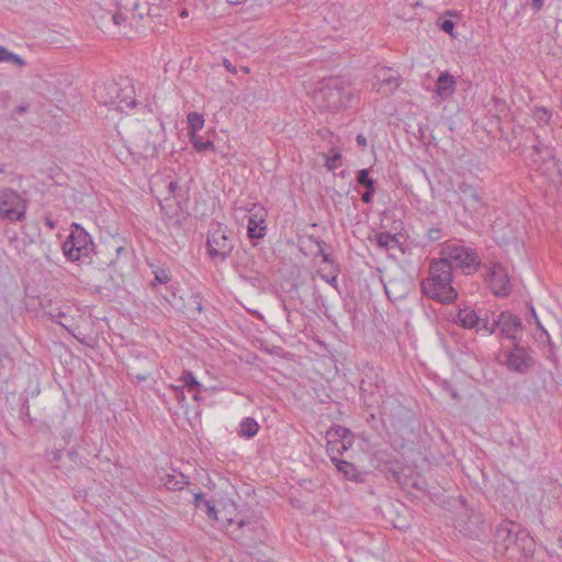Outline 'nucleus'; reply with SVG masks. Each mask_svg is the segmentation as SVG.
<instances>
[{
  "mask_svg": "<svg viewBox=\"0 0 562 562\" xmlns=\"http://www.w3.org/2000/svg\"><path fill=\"white\" fill-rule=\"evenodd\" d=\"M205 513L209 518L221 522L226 532L235 540L251 537L259 529L258 519L250 514L239 510L234 502H205Z\"/></svg>",
  "mask_w": 562,
  "mask_h": 562,
  "instance_id": "nucleus-1",
  "label": "nucleus"
},
{
  "mask_svg": "<svg viewBox=\"0 0 562 562\" xmlns=\"http://www.w3.org/2000/svg\"><path fill=\"white\" fill-rule=\"evenodd\" d=\"M89 8L101 27H108L112 23L119 33H124L127 25L132 26L143 18L137 0H90Z\"/></svg>",
  "mask_w": 562,
  "mask_h": 562,
  "instance_id": "nucleus-2",
  "label": "nucleus"
},
{
  "mask_svg": "<svg viewBox=\"0 0 562 562\" xmlns=\"http://www.w3.org/2000/svg\"><path fill=\"white\" fill-rule=\"evenodd\" d=\"M536 543L526 530L513 521L501 524L495 532V550L510 562H524L535 552Z\"/></svg>",
  "mask_w": 562,
  "mask_h": 562,
  "instance_id": "nucleus-3",
  "label": "nucleus"
},
{
  "mask_svg": "<svg viewBox=\"0 0 562 562\" xmlns=\"http://www.w3.org/2000/svg\"><path fill=\"white\" fill-rule=\"evenodd\" d=\"M452 267L446 260H434L429 267V277L422 282L423 292L441 303L453 302L458 294L451 285Z\"/></svg>",
  "mask_w": 562,
  "mask_h": 562,
  "instance_id": "nucleus-4",
  "label": "nucleus"
},
{
  "mask_svg": "<svg viewBox=\"0 0 562 562\" xmlns=\"http://www.w3.org/2000/svg\"><path fill=\"white\" fill-rule=\"evenodd\" d=\"M312 98L317 108L336 112L347 105L351 98V90L344 80L328 78L318 82Z\"/></svg>",
  "mask_w": 562,
  "mask_h": 562,
  "instance_id": "nucleus-5",
  "label": "nucleus"
},
{
  "mask_svg": "<svg viewBox=\"0 0 562 562\" xmlns=\"http://www.w3.org/2000/svg\"><path fill=\"white\" fill-rule=\"evenodd\" d=\"M531 162L537 170L553 183L562 182V169L552 148L540 144L533 146Z\"/></svg>",
  "mask_w": 562,
  "mask_h": 562,
  "instance_id": "nucleus-6",
  "label": "nucleus"
},
{
  "mask_svg": "<svg viewBox=\"0 0 562 562\" xmlns=\"http://www.w3.org/2000/svg\"><path fill=\"white\" fill-rule=\"evenodd\" d=\"M27 201L11 188L0 189V220L22 222L25 218Z\"/></svg>",
  "mask_w": 562,
  "mask_h": 562,
  "instance_id": "nucleus-7",
  "label": "nucleus"
},
{
  "mask_svg": "<svg viewBox=\"0 0 562 562\" xmlns=\"http://www.w3.org/2000/svg\"><path fill=\"white\" fill-rule=\"evenodd\" d=\"M106 95H100L101 101L116 110L124 111L135 105V92L133 86L125 81L123 83L110 82L104 86Z\"/></svg>",
  "mask_w": 562,
  "mask_h": 562,
  "instance_id": "nucleus-8",
  "label": "nucleus"
},
{
  "mask_svg": "<svg viewBox=\"0 0 562 562\" xmlns=\"http://www.w3.org/2000/svg\"><path fill=\"white\" fill-rule=\"evenodd\" d=\"M92 246L89 234L78 224H72L71 233L63 245L65 256L77 261L88 256Z\"/></svg>",
  "mask_w": 562,
  "mask_h": 562,
  "instance_id": "nucleus-9",
  "label": "nucleus"
},
{
  "mask_svg": "<svg viewBox=\"0 0 562 562\" xmlns=\"http://www.w3.org/2000/svg\"><path fill=\"white\" fill-rule=\"evenodd\" d=\"M456 193L458 194V203L469 217H473L486 207L482 190L476 186L462 181L458 184Z\"/></svg>",
  "mask_w": 562,
  "mask_h": 562,
  "instance_id": "nucleus-10",
  "label": "nucleus"
},
{
  "mask_svg": "<svg viewBox=\"0 0 562 562\" xmlns=\"http://www.w3.org/2000/svg\"><path fill=\"white\" fill-rule=\"evenodd\" d=\"M327 453L331 461H337L338 456H341L347 451L353 443V436L349 429L341 426L330 428L327 434Z\"/></svg>",
  "mask_w": 562,
  "mask_h": 562,
  "instance_id": "nucleus-11",
  "label": "nucleus"
},
{
  "mask_svg": "<svg viewBox=\"0 0 562 562\" xmlns=\"http://www.w3.org/2000/svg\"><path fill=\"white\" fill-rule=\"evenodd\" d=\"M209 254L211 257L226 258L233 249L232 233L217 224L207 237Z\"/></svg>",
  "mask_w": 562,
  "mask_h": 562,
  "instance_id": "nucleus-12",
  "label": "nucleus"
},
{
  "mask_svg": "<svg viewBox=\"0 0 562 562\" xmlns=\"http://www.w3.org/2000/svg\"><path fill=\"white\" fill-rule=\"evenodd\" d=\"M482 328L488 334H493L496 328H499L502 336L516 340L517 334L521 330V322L518 316L509 312H502L492 323H483Z\"/></svg>",
  "mask_w": 562,
  "mask_h": 562,
  "instance_id": "nucleus-13",
  "label": "nucleus"
},
{
  "mask_svg": "<svg viewBox=\"0 0 562 562\" xmlns=\"http://www.w3.org/2000/svg\"><path fill=\"white\" fill-rule=\"evenodd\" d=\"M153 131L142 132L134 140V155L147 159L154 157L158 151L159 142L161 139V125L155 126Z\"/></svg>",
  "mask_w": 562,
  "mask_h": 562,
  "instance_id": "nucleus-14",
  "label": "nucleus"
},
{
  "mask_svg": "<svg viewBox=\"0 0 562 562\" xmlns=\"http://www.w3.org/2000/svg\"><path fill=\"white\" fill-rule=\"evenodd\" d=\"M443 258L451 265L456 262L461 268H476L479 266V258L475 251L460 245H448L442 250Z\"/></svg>",
  "mask_w": 562,
  "mask_h": 562,
  "instance_id": "nucleus-15",
  "label": "nucleus"
},
{
  "mask_svg": "<svg viewBox=\"0 0 562 562\" xmlns=\"http://www.w3.org/2000/svg\"><path fill=\"white\" fill-rule=\"evenodd\" d=\"M486 280L496 296H507L512 292L509 276L506 269L497 262L490 265Z\"/></svg>",
  "mask_w": 562,
  "mask_h": 562,
  "instance_id": "nucleus-16",
  "label": "nucleus"
},
{
  "mask_svg": "<svg viewBox=\"0 0 562 562\" xmlns=\"http://www.w3.org/2000/svg\"><path fill=\"white\" fill-rule=\"evenodd\" d=\"M249 211L247 233L250 238H262L266 235L265 225L267 212L263 206L252 204Z\"/></svg>",
  "mask_w": 562,
  "mask_h": 562,
  "instance_id": "nucleus-17",
  "label": "nucleus"
},
{
  "mask_svg": "<svg viewBox=\"0 0 562 562\" xmlns=\"http://www.w3.org/2000/svg\"><path fill=\"white\" fill-rule=\"evenodd\" d=\"M505 366L513 372L522 373L532 366V358L527 349L515 346L506 353Z\"/></svg>",
  "mask_w": 562,
  "mask_h": 562,
  "instance_id": "nucleus-18",
  "label": "nucleus"
},
{
  "mask_svg": "<svg viewBox=\"0 0 562 562\" xmlns=\"http://www.w3.org/2000/svg\"><path fill=\"white\" fill-rule=\"evenodd\" d=\"M376 83H374L375 90L382 94L393 93L401 85L398 76H395L391 69L380 68L375 72Z\"/></svg>",
  "mask_w": 562,
  "mask_h": 562,
  "instance_id": "nucleus-19",
  "label": "nucleus"
},
{
  "mask_svg": "<svg viewBox=\"0 0 562 562\" xmlns=\"http://www.w3.org/2000/svg\"><path fill=\"white\" fill-rule=\"evenodd\" d=\"M454 322L464 328H476L477 331L484 330L483 323H488L486 318L480 317L472 307H464L459 311Z\"/></svg>",
  "mask_w": 562,
  "mask_h": 562,
  "instance_id": "nucleus-20",
  "label": "nucleus"
},
{
  "mask_svg": "<svg viewBox=\"0 0 562 562\" xmlns=\"http://www.w3.org/2000/svg\"><path fill=\"white\" fill-rule=\"evenodd\" d=\"M456 91V79L449 72H441L436 82V94L445 100L451 97Z\"/></svg>",
  "mask_w": 562,
  "mask_h": 562,
  "instance_id": "nucleus-21",
  "label": "nucleus"
},
{
  "mask_svg": "<svg viewBox=\"0 0 562 562\" xmlns=\"http://www.w3.org/2000/svg\"><path fill=\"white\" fill-rule=\"evenodd\" d=\"M189 484L188 479L180 472L168 474L165 480V486L170 491H181Z\"/></svg>",
  "mask_w": 562,
  "mask_h": 562,
  "instance_id": "nucleus-22",
  "label": "nucleus"
},
{
  "mask_svg": "<svg viewBox=\"0 0 562 562\" xmlns=\"http://www.w3.org/2000/svg\"><path fill=\"white\" fill-rule=\"evenodd\" d=\"M376 245L383 250L394 249L398 245L396 235L390 233H379L375 236Z\"/></svg>",
  "mask_w": 562,
  "mask_h": 562,
  "instance_id": "nucleus-23",
  "label": "nucleus"
},
{
  "mask_svg": "<svg viewBox=\"0 0 562 562\" xmlns=\"http://www.w3.org/2000/svg\"><path fill=\"white\" fill-rule=\"evenodd\" d=\"M259 430L258 423L250 417L244 418L240 423L239 435L246 438L254 437Z\"/></svg>",
  "mask_w": 562,
  "mask_h": 562,
  "instance_id": "nucleus-24",
  "label": "nucleus"
},
{
  "mask_svg": "<svg viewBox=\"0 0 562 562\" xmlns=\"http://www.w3.org/2000/svg\"><path fill=\"white\" fill-rule=\"evenodd\" d=\"M339 472H341L348 480H358L360 473L357 468L347 461L337 460L334 461Z\"/></svg>",
  "mask_w": 562,
  "mask_h": 562,
  "instance_id": "nucleus-25",
  "label": "nucleus"
},
{
  "mask_svg": "<svg viewBox=\"0 0 562 562\" xmlns=\"http://www.w3.org/2000/svg\"><path fill=\"white\" fill-rule=\"evenodd\" d=\"M188 125L190 136L196 135V132L202 130L204 125V117L198 112H191L188 114Z\"/></svg>",
  "mask_w": 562,
  "mask_h": 562,
  "instance_id": "nucleus-26",
  "label": "nucleus"
},
{
  "mask_svg": "<svg viewBox=\"0 0 562 562\" xmlns=\"http://www.w3.org/2000/svg\"><path fill=\"white\" fill-rule=\"evenodd\" d=\"M0 63H12L18 67H23L25 61L16 54L8 50L4 46L0 45Z\"/></svg>",
  "mask_w": 562,
  "mask_h": 562,
  "instance_id": "nucleus-27",
  "label": "nucleus"
},
{
  "mask_svg": "<svg viewBox=\"0 0 562 562\" xmlns=\"http://www.w3.org/2000/svg\"><path fill=\"white\" fill-rule=\"evenodd\" d=\"M341 154L338 148H331L330 155L325 156V166L328 170L333 171L340 166Z\"/></svg>",
  "mask_w": 562,
  "mask_h": 562,
  "instance_id": "nucleus-28",
  "label": "nucleus"
},
{
  "mask_svg": "<svg viewBox=\"0 0 562 562\" xmlns=\"http://www.w3.org/2000/svg\"><path fill=\"white\" fill-rule=\"evenodd\" d=\"M180 380L183 382V384L189 387V390L196 389L198 391L201 390V384L196 381L194 374L191 371H183L182 376Z\"/></svg>",
  "mask_w": 562,
  "mask_h": 562,
  "instance_id": "nucleus-29",
  "label": "nucleus"
},
{
  "mask_svg": "<svg viewBox=\"0 0 562 562\" xmlns=\"http://www.w3.org/2000/svg\"><path fill=\"white\" fill-rule=\"evenodd\" d=\"M191 143L196 151L213 149L214 144L210 140H202L198 135L190 136Z\"/></svg>",
  "mask_w": 562,
  "mask_h": 562,
  "instance_id": "nucleus-30",
  "label": "nucleus"
},
{
  "mask_svg": "<svg viewBox=\"0 0 562 562\" xmlns=\"http://www.w3.org/2000/svg\"><path fill=\"white\" fill-rule=\"evenodd\" d=\"M357 181L359 184L366 187L367 189H373L374 188V180L369 177V170L368 169H361L358 172Z\"/></svg>",
  "mask_w": 562,
  "mask_h": 562,
  "instance_id": "nucleus-31",
  "label": "nucleus"
},
{
  "mask_svg": "<svg viewBox=\"0 0 562 562\" xmlns=\"http://www.w3.org/2000/svg\"><path fill=\"white\" fill-rule=\"evenodd\" d=\"M49 315L54 322L66 328L68 331H70L69 325H68V317L65 312L58 310L56 313L49 312Z\"/></svg>",
  "mask_w": 562,
  "mask_h": 562,
  "instance_id": "nucleus-32",
  "label": "nucleus"
},
{
  "mask_svg": "<svg viewBox=\"0 0 562 562\" xmlns=\"http://www.w3.org/2000/svg\"><path fill=\"white\" fill-rule=\"evenodd\" d=\"M535 115H536L538 121H541V122H544V123H548L550 117H551L550 112L547 109H544V108L537 109Z\"/></svg>",
  "mask_w": 562,
  "mask_h": 562,
  "instance_id": "nucleus-33",
  "label": "nucleus"
},
{
  "mask_svg": "<svg viewBox=\"0 0 562 562\" xmlns=\"http://www.w3.org/2000/svg\"><path fill=\"white\" fill-rule=\"evenodd\" d=\"M169 387L175 392V396L179 403H183L186 401L183 386L170 385Z\"/></svg>",
  "mask_w": 562,
  "mask_h": 562,
  "instance_id": "nucleus-34",
  "label": "nucleus"
},
{
  "mask_svg": "<svg viewBox=\"0 0 562 562\" xmlns=\"http://www.w3.org/2000/svg\"><path fill=\"white\" fill-rule=\"evenodd\" d=\"M156 281L159 283H167L170 281V274L166 270H159L155 272Z\"/></svg>",
  "mask_w": 562,
  "mask_h": 562,
  "instance_id": "nucleus-35",
  "label": "nucleus"
},
{
  "mask_svg": "<svg viewBox=\"0 0 562 562\" xmlns=\"http://www.w3.org/2000/svg\"><path fill=\"white\" fill-rule=\"evenodd\" d=\"M319 276L323 280H325L327 283L331 284V285H335L336 286V282H337V273L334 271L331 276H327V274H324L322 272H319Z\"/></svg>",
  "mask_w": 562,
  "mask_h": 562,
  "instance_id": "nucleus-36",
  "label": "nucleus"
},
{
  "mask_svg": "<svg viewBox=\"0 0 562 562\" xmlns=\"http://www.w3.org/2000/svg\"><path fill=\"white\" fill-rule=\"evenodd\" d=\"M441 237V231L439 228H430L428 231V238L430 240H438Z\"/></svg>",
  "mask_w": 562,
  "mask_h": 562,
  "instance_id": "nucleus-37",
  "label": "nucleus"
},
{
  "mask_svg": "<svg viewBox=\"0 0 562 562\" xmlns=\"http://www.w3.org/2000/svg\"><path fill=\"white\" fill-rule=\"evenodd\" d=\"M179 190V184L177 181H173V180H170L168 182V191L171 195L176 196L177 195V191Z\"/></svg>",
  "mask_w": 562,
  "mask_h": 562,
  "instance_id": "nucleus-38",
  "label": "nucleus"
},
{
  "mask_svg": "<svg viewBox=\"0 0 562 562\" xmlns=\"http://www.w3.org/2000/svg\"><path fill=\"white\" fill-rule=\"evenodd\" d=\"M373 192H374V188L373 189H367V191H364L362 193L361 200L364 203H370L372 201Z\"/></svg>",
  "mask_w": 562,
  "mask_h": 562,
  "instance_id": "nucleus-39",
  "label": "nucleus"
},
{
  "mask_svg": "<svg viewBox=\"0 0 562 562\" xmlns=\"http://www.w3.org/2000/svg\"><path fill=\"white\" fill-rule=\"evenodd\" d=\"M454 27V23L450 20H445L441 24V30H443L446 33H451Z\"/></svg>",
  "mask_w": 562,
  "mask_h": 562,
  "instance_id": "nucleus-40",
  "label": "nucleus"
},
{
  "mask_svg": "<svg viewBox=\"0 0 562 562\" xmlns=\"http://www.w3.org/2000/svg\"><path fill=\"white\" fill-rule=\"evenodd\" d=\"M205 502H206V501H204V499L202 498V495H201V494H196V495H195V498H194L195 507H198V508H201V509H204V510H205V505H204V503H205Z\"/></svg>",
  "mask_w": 562,
  "mask_h": 562,
  "instance_id": "nucleus-41",
  "label": "nucleus"
},
{
  "mask_svg": "<svg viewBox=\"0 0 562 562\" xmlns=\"http://www.w3.org/2000/svg\"><path fill=\"white\" fill-rule=\"evenodd\" d=\"M223 65H224L225 69L227 71H229L231 74L235 75L237 72L236 67L228 59H224Z\"/></svg>",
  "mask_w": 562,
  "mask_h": 562,
  "instance_id": "nucleus-42",
  "label": "nucleus"
},
{
  "mask_svg": "<svg viewBox=\"0 0 562 562\" xmlns=\"http://www.w3.org/2000/svg\"><path fill=\"white\" fill-rule=\"evenodd\" d=\"M357 143L360 147L364 148L367 146V138L362 134H359L357 136Z\"/></svg>",
  "mask_w": 562,
  "mask_h": 562,
  "instance_id": "nucleus-43",
  "label": "nucleus"
},
{
  "mask_svg": "<svg viewBox=\"0 0 562 562\" xmlns=\"http://www.w3.org/2000/svg\"><path fill=\"white\" fill-rule=\"evenodd\" d=\"M531 313H532V317L535 318V321H536V323H537L538 327H539V328H541V329L547 334V331L544 330V328L540 325V322H539V319H538V317H537V314H536V312H535V308H533V307L531 308Z\"/></svg>",
  "mask_w": 562,
  "mask_h": 562,
  "instance_id": "nucleus-44",
  "label": "nucleus"
},
{
  "mask_svg": "<svg viewBox=\"0 0 562 562\" xmlns=\"http://www.w3.org/2000/svg\"><path fill=\"white\" fill-rule=\"evenodd\" d=\"M45 225H47L50 229L55 228V222L50 217L45 218Z\"/></svg>",
  "mask_w": 562,
  "mask_h": 562,
  "instance_id": "nucleus-45",
  "label": "nucleus"
},
{
  "mask_svg": "<svg viewBox=\"0 0 562 562\" xmlns=\"http://www.w3.org/2000/svg\"><path fill=\"white\" fill-rule=\"evenodd\" d=\"M542 4V0H533V8H536L537 10L541 9Z\"/></svg>",
  "mask_w": 562,
  "mask_h": 562,
  "instance_id": "nucleus-46",
  "label": "nucleus"
},
{
  "mask_svg": "<svg viewBox=\"0 0 562 562\" xmlns=\"http://www.w3.org/2000/svg\"><path fill=\"white\" fill-rule=\"evenodd\" d=\"M228 3H232V4H240L243 3L245 0H226Z\"/></svg>",
  "mask_w": 562,
  "mask_h": 562,
  "instance_id": "nucleus-47",
  "label": "nucleus"
},
{
  "mask_svg": "<svg viewBox=\"0 0 562 562\" xmlns=\"http://www.w3.org/2000/svg\"><path fill=\"white\" fill-rule=\"evenodd\" d=\"M19 114H22L26 111V106H18L15 110Z\"/></svg>",
  "mask_w": 562,
  "mask_h": 562,
  "instance_id": "nucleus-48",
  "label": "nucleus"
},
{
  "mask_svg": "<svg viewBox=\"0 0 562 562\" xmlns=\"http://www.w3.org/2000/svg\"><path fill=\"white\" fill-rule=\"evenodd\" d=\"M241 70L245 72V74H249V68L248 67H241Z\"/></svg>",
  "mask_w": 562,
  "mask_h": 562,
  "instance_id": "nucleus-49",
  "label": "nucleus"
},
{
  "mask_svg": "<svg viewBox=\"0 0 562 562\" xmlns=\"http://www.w3.org/2000/svg\"><path fill=\"white\" fill-rule=\"evenodd\" d=\"M123 249H124V248L120 246V247H116V248H115V251L119 254V252H121Z\"/></svg>",
  "mask_w": 562,
  "mask_h": 562,
  "instance_id": "nucleus-50",
  "label": "nucleus"
},
{
  "mask_svg": "<svg viewBox=\"0 0 562 562\" xmlns=\"http://www.w3.org/2000/svg\"><path fill=\"white\" fill-rule=\"evenodd\" d=\"M181 16H188V11H187V10H183V11L181 12Z\"/></svg>",
  "mask_w": 562,
  "mask_h": 562,
  "instance_id": "nucleus-51",
  "label": "nucleus"
},
{
  "mask_svg": "<svg viewBox=\"0 0 562 562\" xmlns=\"http://www.w3.org/2000/svg\"><path fill=\"white\" fill-rule=\"evenodd\" d=\"M323 259H324V261L327 262L328 261V256L327 255H323Z\"/></svg>",
  "mask_w": 562,
  "mask_h": 562,
  "instance_id": "nucleus-52",
  "label": "nucleus"
},
{
  "mask_svg": "<svg viewBox=\"0 0 562 562\" xmlns=\"http://www.w3.org/2000/svg\"><path fill=\"white\" fill-rule=\"evenodd\" d=\"M4 171L3 167L0 165V173Z\"/></svg>",
  "mask_w": 562,
  "mask_h": 562,
  "instance_id": "nucleus-53",
  "label": "nucleus"
},
{
  "mask_svg": "<svg viewBox=\"0 0 562 562\" xmlns=\"http://www.w3.org/2000/svg\"><path fill=\"white\" fill-rule=\"evenodd\" d=\"M475 520H476V522H480V517H479V516H476V517H475Z\"/></svg>",
  "mask_w": 562,
  "mask_h": 562,
  "instance_id": "nucleus-54",
  "label": "nucleus"
}]
</instances>
